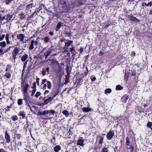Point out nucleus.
Masks as SVG:
<instances>
[{"mask_svg": "<svg viewBox=\"0 0 152 152\" xmlns=\"http://www.w3.org/2000/svg\"><path fill=\"white\" fill-rule=\"evenodd\" d=\"M23 99L25 103V105L29 107L31 110V111L32 109L29 104L31 101V97L28 93L23 94Z\"/></svg>", "mask_w": 152, "mask_h": 152, "instance_id": "nucleus-1", "label": "nucleus"}, {"mask_svg": "<svg viewBox=\"0 0 152 152\" xmlns=\"http://www.w3.org/2000/svg\"><path fill=\"white\" fill-rule=\"evenodd\" d=\"M60 2L63 7L65 8L66 11L68 12L69 11L70 7H69V4L66 0H60Z\"/></svg>", "mask_w": 152, "mask_h": 152, "instance_id": "nucleus-2", "label": "nucleus"}, {"mask_svg": "<svg viewBox=\"0 0 152 152\" xmlns=\"http://www.w3.org/2000/svg\"><path fill=\"white\" fill-rule=\"evenodd\" d=\"M66 41L67 42H65V45L63 48L65 51L68 52V47L73 42L72 40H69L68 39L66 40Z\"/></svg>", "mask_w": 152, "mask_h": 152, "instance_id": "nucleus-3", "label": "nucleus"}, {"mask_svg": "<svg viewBox=\"0 0 152 152\" xmlns=\"http://www.w3.org/2000/svg\"><path fill=\"white\" fill-rule=\"evenodd\" d=\"M51 61V63L53 66H58V67H61L59 63L55 59L53 58L51 59L48 58L46 60V61Z\"/></svg>", "mask_w": 152, "mask_h": 152, "instance_id": "nucleus-4", "label": "nucleus"}, {"mask_svg": "<svg viewBox=\"0 0 152 152\" xmlns=\"http://www.w3.org/2000/svg\"><path fill=\"white\" fill-rule=\"evenodd\" d=\"M29 86V85L28 83H26L25 85L24 86H21V88L22 91H24V94H27L28 93V88Z\"/></svg>", "mask_w": 152, "mask_h": 152, "instance_id": "nucleus-5", "label": "nucleus"}, {"mask_svg": "<svg viewBox=\"0 0 152 152\" xmlns=\"http://www.w3.org/2000/svg\"><path fill=\"white\" fill-rule=\"evenodd\" d=\"M19 50L18 48L16 47L14 49L12 53V59L15 60L16 59V56L17 55Z\"/></svg>", "mask_w": 152, "mask_h": 152, "instance_id": "nucleus-6", "label": "nucleus"}, {"mask_svg": "<svg viewBox=\"0 0 152 152\" xmlns=\"http://www.w3.org/2000/svg\"><path fill=\"white\" fill-rule=\"evenodd\" d=\"M52 101V98H51V97H49L46 99H45L44 100V102H43L41 103L40 104H39V105L41 106H44L45 105L48 104Z\"/></svg>", "mask_w": 152, "mask_h": 152, "instance_id": "nucleus-7", "label": "nucleus"}, {"mask_svg": "<svg viewBox=\"0 0 152 152\" xmlns=\"http://www.w3.org/2000/svg\"><path fill=\"white\" fill-rule=\"evenodd\" d=\"M54 50V49H52L51 47L48 48L47 51L44 53V55L45 56V59H46L48 57L50 56V54Z\"/></svg>", "mask_w": 152, "mask_h": 152, "instance_id": "nucleus-8", "label": "nucleus"}, {"mask_svg": "<svg viewBox=\"0 0 152 152\" xmlns=\"http://www.w3.org/2000/svg\"><path fill=\"white\" fill-rule=\"evenodd\" d=\"M114 135V132L112 130H110L107 134L106 137L108 140H110L112 138Z\"/></svg>", "mask_w": 152, "mask_h": 152, "instance_id": "nucleus-9", "label": "nucleus"}, {"mask_svg": "<svg viewBox=\"0 0 152 152\" xmlns=\"http://www.w3.org/2000/svg\"><path fill=\"white\" fill-rule=\"evenodd\" d=\"M5 137L6 140V143H9L11 141V137L7 130L5 132Z\"/></svg>", "mask_w": 152, "mask_h": 152, "instance_id": "nucleus-10", "label": "nucleus"}, {"mask_svg": "<svg viewBox=\"0 0 152 152\" xmlns=\"http://www.w3.org/2000/svg\"><path fill=\"white\" fill-rule=\"evenodd\" d=\"M128 18H129L131 21L135 22H139L140 20L137 19L136 17L132 15H128Z\"/></svg>", "mask_w": 152, "mask_h": 152, "instance_id": "nucleus-11", "label": "nucleus"}, {"mask_svg": "<svg viewBox=\"0 0 152 152\" xmlns=\"http://www.w3.org/2000/svg\"><path fill=\"white\" fill-rule=\"evenodd\" d=\"M24 37V35L23 34H18L17 35V39H20V41L23 42Z\"/></svg>", "mask_w": 152, "mask_h": 152, "instance_id": "nucleus-12", "label": "nucleus"}, {"mask_svg": "<svg viewBox=\"0 0 152 152\" xmlns=\"http://www.w3.org/2000/svg\"><path fill=\"white\" fill-rule=\"evenodd\" d=\"M129 97L127 94H125L123 95L121 98V100L122 102L124 103H126L127 100L128 99Z\"/></svg>", "mask_w": 152, "mask_h": 152, "instance_id": "nucleus-13", "label": "nucleus"}, {"mask_svg": "<svg viewBox=\"0 0 152 152\" xmlns=\"http://www.w3.org/2000/svg\"><path fill=\"white\" fill-rule=\"evenodd\" d=\"M49 113V112L48 110H45L42 111H39L37 114L38 116L40 115H45L46 114Z\"/></svg>", "mask_w": 152, "mask_h": 152, "instance_id": "nucleus-14", "label": "nucleus"}, {"mask_svg": "<svg viewBox=\"0 0 152 152\" xmlns=\"http://www.w3.org/2000/svg\"><path fill=\"white\" fill-rule=\"evenodd\" d=\"M70 74L68 72L67 75H65V79L64 82V83L65 84H67L69 82Z\"/></svg>", "mask_w": 152, "mask_h": 152, "instance_id": "nucleus-15", "label": "nucleus"}, {"mask_svg": "<svg viewBox=\"0 0 152 152\" xmlns=\"http://www.w3.org/2000/svg\"><path fill=\"white\" fill-rule=\"evenodd\" d=\"M28 58V55L26 53H24L22 57L21 60L22 61L25 62L26 60Z\"/></svg>", "mask_w": 152, "mask_h": 152, "instance_id": "nucleus-16", "label": "nucleus"}, {"mask_svg": "<svg viewBox=\"0 0 152 152\" xmlns=\"http://www.w3.org/2000/svg\"><path fill=\"white\" fill-rule=\"evenodd\" d=\"M111 148H113L112 147L109 146L107 147H104L103 149L102 152H108L110 151Z\"/></svg>", "mask_w": 152, "mask_h": 152, "instance_id": "nucleus-17", "label": "nucleus"}, {"mask_svg": "<svg viewBox=\"0 0 152 152\" xmlns=\"http://www.w3.org/2000/svg\"><path fill=\"white\" fill-rule=\"evenodd\" d=\"M25 115V112L24 110L20 111L18 114V115L20 116H22V118L23 119H24L26 118Z\"/></svg>", "mask_w": 152, "mask_h": 152, "instance_id": "nucleus-18", "label": "nucleus"}, {"mask_svg": "<svg viewBox=\"0 0 152 152\" xmlns=\"http://www.w3.org/2000/svg\"><path fill=\"white\" fill-rule=\"evenodd\" d=\"M127 148L128 152L129 151H130V152H133L134 150V147L132 145H129V146H127Z\"/></svg>", "mask_w": 152, "mask_h": 152, "instance_id": "nucleus-19", "label": "nucleus"}, {"mask_svg": "<svg viewBox=\"0 0 152 152\" xmlns=\"http://www.w3.org/2000/svg\"><path fill=\"white\" fill-rule=\"evenodd\" d=\"M61 149V147L59 145H57L54 148V151L55 152H58Z\"/></svg>", "mask_w": 152, "mask_h": 152, "instance_id": "nucleus-20", "label": "nucleus"}, {"mask_svg": "<svg viewBox=\"0 0 152 152\" xmlns=\"http://www.w3.org/2000/svg\"><path fill=\"white\" fill-rule=\"evenodd\" d=\"M84 141L83 140L80 139L77 140V143L78 145L83 146L84 145Z\"/></svg>", "mask_w": 152, "mask_h": 152, "instance_id": "nucleus-21", "label": "nucleus"}, {"mask_svg": "<svg viewBox=\"0 0 152 152\" xmlns=\"http://www.w3.org/2000/svg\"><path fill=\"white\" fill-rule=\"evenodd\" d=\"M6 19L7 23L9 22L10 21L12 18V15L9 14L6 15Z\"/></svg>", "mask_w": 152, "mask_h": 152, "instance_id": "nucleus-22", "label": "nucleus"}, {"mask_svg": "<svg viewBox=\"0 0 152 152\" xmlns=\"http://www.w3.org/2000/svg\"><path fill=\"white\" fill-rule=\"evenodd\" d=\"M82 110L85 112H88L91 111V109L89 107H84L82 108Z\"/></svg>", "mask_w": 152, "mask_h": 152, "instance_id": "nucleus-23", "label": "nucleus"}, {"mask_svg": "<svg viewBox=\"0 0 152 152\" xmlns=\"http://www.w3.org/2000/svg\"><path fill=\"white\" fill-rule=\"evenodd\" d=\"M104 137L103 136H100L99 137V143L100 145H102L103 143Z\"/></svg>", "mask_w": 152, "mask_h": 152, "instance_id": "nucleus-24", "label": "nucleus"}, {"mask_svg": "<svg viewBox=\"0 0 152 152\" xmlns=\"http://www.w3.org/2000/svg\"><path fill=\"white\" fill-rule=\"evenodd\" d=\"M42 40H43L45 43H48L50 41V38L48 36L45 37L44 38L42 39Z\"/></svg>", "mask_w": 152, "mask_h": 152, "instance_id": "nucleus-25", "label": "nucleus"}, {"mask_svg": "<svg viewBox=\"0 0 152 152\" xmlns=\"http://www.w3.org/2000/svg\"><path fill=\"white\" fill-rule=\"evenodd\" d=\"M19 16L20 17V18L22 20H23L24 19H25L26 16L23 13H20Z\"/></svg>", "mask_w": 152, "mask_h": 152, "instance_id": "nucleus-26", "label": "nucleus"}, {"mask_svg": "<svg viewBox=\"0 0 152 152\" xmlns=\"http://www.w3.org/2000/svg\"><path fill=\"white\" fill-rule=\"evenodd\" d=\"M129 72L128 71L126 72L125 74L124 77V79L127 82L129 78Z\"/></svg>", "mask_w": 152, "mask_h": 152, "instance_id": "nucleus-27", "label": "nucleus"}, {"mask_svg": "<svg viewBox=\"0 0 152 152\" xmlns=\"http://www.w3.org/2000/svg\"><path fill=\"white\" fill-rule=\"evenodd\" d=\"M34 4L33 3H31L27 5L26 7V10H28L30 9H31L34 6Z\"/></svg>", "mask_w": 152, "mask_h": 152, "instance_id": "nucleus-28", "label": "nucleus"}, {"mask_svg": "<svg viewBox=\"0 0 152 152\" xmlns=\"http://www.w3.org/2000/svg\"><path fill=\"white\" fill-rule=\"evenodd\" d=\"M34 41L33 40H31V44L29 48V49L31 50H32L34 48Z\"/></svg>", "mask_w": 152, "mask_h": 152, "instance_id": "nucleus-29", "label": "nucleus"}, {"mask_svg": "<svg viewBox=\"0 0 152 152\" xmlns=\"http://www.w3.org/2000/svg\"><path fill=\"white\" fill-rule=\"evenodd\" d=\"M61 22H59L57 24L56 28V31H58L60 28L61 27Z\"/></svg>", "mask_w": 152, "mask_h": 152, "instance_id": "nucleus-30", "label": "nucleus"}, {"mask_svg": "<svg viewBox=\"0 0 152 152\" xmlns=\"http://www.w3.org/2000/svg\"><path fill=\"white\" fill-rule=\"evenodd\" d=\"M62 113L66 117H67L69 116V113L68 111L66 110H63L62 111Z\"/></svg>", "mask_w": 152, "mask_h": 152, "instance_id": "nucleus-31", "label": "nucleus"}, {"mask_svg": "<svg viewBox=\"0 0 152 152\" xmlns=\"http://www.w3.org/2000/svg\"><path fill=\"white\" fill-rule=\"evenodd\" d=\"M10 35L9 34H7L6 37V40L7 44H9L10 43V42L9 40V37Z\"/></svg>", "mask_w": 152, "mask_h": 152, "instance_id": "nucleus-32", "label": "nucleus"}, {"mask_svg": "<svg viewBox=\"0 0 152 152\" xmlns=\"http://www.w3.org/2000/svg\"><path fill=\"white\" fill-rule=\"evenodd\" d=\"M123 89V87L119 85H117L116 86V90H121Z\"/></svg>", "mask_w": 152, "mask_h": 152, "instance_id": "nucleus-33", "label": "nucleus"}, {"mask_svg": "<svg viewBox=\"0 0 152 152\" xmlns=\"http://www.w3.org/2000/svg\"><path fill=\"white\" fill-rule=\"evenodd\" d=\"M11 119L13 121H15L17 120L18 119V118L17 116L16 115H13L11 118Z\"/></svg>", "mask_w": 152, "mask_h": 152, "instance_id": "nucleus-34", "label": "nucleus"}, {"mask_svg": "<svg viewBox=\"0 0 152 152\" xmlns=\"http://www.w3.org/2000/svg\"><path fill=\"white\" fill-rule=\"evenodd\" d=\"M112 92V90L110 88L106 89L104 91V93L106 94H110Z\"/></svg>", "mask_w": 152, "mask_h": 152, "instance_id": "nucleus-35", "label": "nucleus"}, {"mask_svg": "<svg viewBox=\"0 0 152 152\" xmlns=\"http://www.w3.org/2000/svg\"><path fill=\"white\" fill-rule=\"evenodd\" d=\"M4 76L6 77L7 78L10 79L11 78V75L9 72H6Z\"/></svg>", "mask_w": 152, "mask_h": 152, "instance_id": "nucleus-36", "label": "nucleus"}, {"mask_svg": "<svg viewBox=\"0 0 152 152\" xmlns=\"http://www.w3.org/2000/svg\"><path fill=\"white\" fill-rule=\"evenodd\" d=\"M6 46V43L5 41H3L0 43V46L4 48Z\"/></svg>", "mask_w": 152, "mask_h": 152, "instance_id": "nucleus-37", "label": "nucleus"}, {"mask_svg": "<svg viewBox=\"0 0 152 152\" xmlns=\"http://www.w3.org/2000/svg\"><path fill=\"white\" fill-rule=\"evenodd\" d=\"M147 127L152 130V122L149 121L147 123Z\"/></svg>", "mask_w": 152, "mask_h": 152, "instance_id": "nucleus-38", "label": "nucleus"}, {"mask_svg": "<svg viewBox=\"0 0 152 152\" xmlns=\"http://www.w3.org/2000/svg\"><path fill=\"white\" fill-rule=\"evenodd\" d=\"M11 66L10 65L8 64L7 65L6 68L5 69L6 71H9L10 72L11 70Z\"/></svg>", "mask_w": 152, "mask_h": 152, "instance_id": "nucleus-39", "label": "nucleus"}, {"mask_svg": "<svg viewBox=\"0 0 152 152\" xmlns=\"http://www.w3.org/2000/svg\"><path fill=\"white\" fill-rule=\"evenodd\" d=\"M50 143L51 144H56V137L55 136L53 137V138L51 139Z\"/></svg>", "mask_w": 152, "mask_h": 152, "instance_id": "nucleus-40", "label": "nucleus"}, {"mask_svg": "<svg viewBox=\"0 0 152 152\" xmlns=\"http://www.w3.org/2000/svg\"><path fill=\"white\" fill-rule=\"evenodd\" d=\"M47 87L48 88L50 89L51 88V83L49 81H47Z\"/></svg>", "mask_w": 152, "mask_h": 152, "instance_id": "nucleus-41", "label": "nucleus"}, {"mask_svg": "<svg viewBox=\"0 0 152 152\" xmlns=\"http://www.w3.org/2000/svg\"><path fill=\"white\" fill-rule=\"evenodd\" d=\"M86 71L84 72L83 73V77H85L87 76V75L88 74V67L86 66Z\"/></svg>", "mask_w": 152, "mask_h": 152, "instance_id": "nucleus-42", "label": "nucleus"}, {"mask_svg": "<svg viewBox=\"0 0 152 152\" xmlns=\"http://www.w3.org/2000/svg\"><path fill=\"white\" fill-rule=\"evenodd\" d=\"M32 66V64L28 65V67H27V71H28V72H29L31 70Z\"/></svg>", "mask_w": 152, "mask_h": 152, "instance_id": "nucleus-43", "label": "nucleus"}, {"mask_svg": "<svg viewBox=\"0 0 152 152\" xmlns=\"http://www.w3.org/2000/svg\"><path fill=\"white\" fill-rule=\"evenodd\" d=\"M18 104L19 106L23 104V99H19L18 101Z\"/></svg>", "mask_w": 152, "mask_h": 152, "instance_id": "nucleus-44", "label": "nucleus"}, {"mask_svg": "<svg viewBox=\"0 0 152 152\" xmlns=\"http://www.w3.org/2000/svg\"><path fill=\"white\" fill-rule=\"evenodd\" d=\"M42 7L44 8H45V5L43 4H41L40 5H39V7L38 8L40 10H42Z\"/></svg>", "mask_w": 152, "mask_h": 152, "instance_id": "nucleus-45", "label": "nucleus"}, {"mask_svg": "<svg viewBox=\"0 0 152 152\" xmlns=\"http://www.w3.org/2000/svg\"><path fill=\"white\" fill-rule=\"evenodd\" d=\"M126 146H129L130 144V141H129V139L128 137H127L126 138Z\"/></svg>", "mask_w": 152, "mask_h": 152, "instance_id": "nucleus-46", "label": "nucleus"}, {"mask_svg": "<svg viewBox=\"0 0 152 152\" xmlns=\"http://www.w3.org/2000/svg\"><path fill=\"white\" fill-rule=\"evenodd\" d=\"M25 77H24V78H25ZM25 79H23V77H22V79H21V86H24L25 85Z\"/></svg>", "mask_w": 152, "mask_h": 152, "instance_id": "nucleus-47", "label": "nucleus"}, {"mask_svg": "<svg viewBox=\"0 0 152 152\" xmlns=\"http://www.w3.org/2000/svg\"><path fill=\"white\" fill-rule=\"evenodd\" d=\"M65 38H61L60 39L59 42L60 46H61V44H62V43L63 42L65 41Z\"/></svg>", "mask_w": 152, "mask_h": 152, "instance_id": "nucleus-48", "label": "nucleus"}, {"mask_svg": "<svg viewBox=\"0 0 152 152\" xmlns=\"http://www.w3.org/2000/svg\"><path fill=\"white\" fill-rule=\"evenodd\" d=\"M11 48V46H10V47H9L8 48H7L6 49L4 52L3 53H2V54H1V55H3L4 54V53H6V52H7L9 50H10V48Z\"/></svg>", "mask_w": 152, "mask_h": 152, "instance_id": "nucleus-49", "label": "nucleus"}, {"mask_svg": "<svg viewBox=\"0 0 152 152\" xmlns=\"http://www.w3.org/2000/svg\"><path fill=\"white\" fill-rule=\"evenodd\" d=\"M41 94V93L39 91H37L35 94V95L34 96H35L36 98H38L39 96H40Z\"/></svg>", "mask_w": 152, "mask_h": 152, "instance_id": "nucleus-50", "label": "nucleus"}, {"mask_svg": "<svg viewBox=\"0 0 152 152\" xmlns=\"http://www.w3.org/2000/svg\"><path fill=\"white\" fill-rule=\"evenodd\" d=\"M37 91V89H33L32 91V92L31 93V96H33L34 95V94L35 93V92L36 91Z\"/></svg>", "mask_w": 152, "mask_h": 152, "instance_id": "nucleus-51", "label": "nucleus"}, {"mask_svg": "<svg viewBox=\"0 0 152 152\" xmlns=\"http://www.w3.org/2000/svg\"><path fill=\"white\" fill-rule=\"evenodd\" d=\"M36 83L35 82H34L33 83V85L32 86V88L33 89H36Z\"/></svg>", "mask_w": 152, "mask_h": 152, "instance_id": "nucleus-52", "label": "nucleus"}, {"mask_svg": "<svg viewBox=\"0 0 152 152\" xmlns=\"http://www.w3.org/2000/svg\"><path fill=\"white\" fill-rule=\"evenodd\" d=\"M13 0H5V3L7 4H9V3L12 1Z\"/></svg>", "mask_w": 152, "mask_h": 152, "instance_id": "nucleus-53", "label": "nucleus"}, {"mask_svg": "<svg viewBox=\"0 0 152 152\" xmlns=\"http://www.w3.org/2000/svg\"><path fill=\"white\" fill-rule=\"evenodd\" d=\"M28 61V60H26V61H25L24 63L23 66V68H24V69L26 68L27 66Z\"/></svg>", "mask_w": 152, "mask_h": 152, "instance_id": "nucleus-54", "label": "nucleus"}, {"mask_svg": "<svg viewBox=\"0 0 152 152\" xmlns=\"http://www.w3.org/2000/svg\"><path fill=\"white\" fill-rule=\"evenodd\" d=\"M42 119L43 120H50L52 118V117H50L48 116H46V118H42Z\"/></svg>", "mask_w": 152, "mask_h": 152, "instance_id": "nucleus-55", "label": "nucleus"}, {"mask_svg": "<svg viewBox=\"0 0 152 152\" xmlns=\"http://www.w3.org/2000/svg\"><path fill=\"white\" fill-rule=\"evenodd\" d=\"M42 75L45 76L46 75V70L44 69H42Z\"/></svg>", "mask_w": 152, "mask_h": 152, "instance_id": "nucleus-56", "label": "nucleus"}, {"mask_svg": "<svg viewBox=\"0 0 152 152\" xmlns=\"http://www.w3.org/2000/svg\"><path fill=\"white\" fill-rule=\"evenodd\" d=\"M5 36V34H3L0 36V41H1L4 39Z\"/></svg>", "mask_w": 152, "mask_h": 152, "instance_id": "nucleus-57", "label": "nucleus"}, {"mask_svg": "<svg viewBox=\"0 0 152 152\" xmlns=\"http://www.w3.org/2000/svg\"><path fill=\"white\" fill-rule=\"evenodd\" d=\"M49 113H50L52 114H53L55 113V111L53 110H48Z\"/></svg>", "mask_w": 152, "mask_h": 152, "instance_id": "nucleus-58", "label": "nucleus"}, {"mask_svg": "<svg viewBox=\"0 0 152 152\" xmlns=\"http://www.w3.org/2000/svg\"><path fill=\"white\" fill-rule=\"evenodd\" d=\"M83 50H84V48L83 47H81L80 48V49H79L80 54H82V53L83 52Z\"/></svg>", "mask_w": 152, "mask_h": 152, "instance_id": "nucleus-59", "label": "nucleus"}, {"mask_svg": "<svg viewBox=\"0 0 152 152\" xmlns=\"http://www.w3.org/2000/svg\"><path fill=\"white\" fill-rule=\"evenodd\" d=\"M136 74V70H134L132 71V76H134Z\"/></svg>", "mask_w": 152, "mask_h": 152, "instance_id": "nucleus-60", "label": "nucleus"}, {"mask_svg": "<svg viewBox=\"0 0 152 152\" xmlns=\"http://www.w3.org/2000/svg\"><path fill=\"white\" fill-rule=\"evenodd\" d=\"M17 138L18 140H20L21 138V135L20 134H16Z\"/></svg>", "mask_w": 152, "mask_h": 152, "instance_id": "nucleus-61", "label": "nucleus"}, {"mask_svg": "<svg viewBox=\"0 0 152 152\" xmlns=\"http://www.w3.org/2000/svg\"><path fill=\"white\" fill-rule=\"evenodd\" d=\"M104 54V52L102 50H101L100 51L99 53L98 54V55L99 56H102Z\"/></svg>", "mask_w": 152, "mask_h": 152, "instance_id": "nucleus-62", "label": "nucleus"}, {"mask_svg": "<svg viewBox=\"0 0 152 152\" xmlns=\"http://www.w3.org/2000/svg\"><path fill=\"white\" fill-rule=\"evenodd\" d=\"M47 79H45L42 80L41 83V84H44L46 82H47Z\"/></svg>", "mask_w": 152, "mask_h": 152, "instance_id": "nucleus-63", "label": "nucleus"}, {"mask_svg": "<svg viewBox=\"0 0 152 152\" xmlns=\"http://www.w3.org/2000/svg\"><path fill=\"white\" fill-rule=\"evenodd\" d=\"M70 51L72 53H74L75 50V48L74 47H72V48H70Z\"/></svg>", "mask_w": 152, "mask_h": 152, "instance_id": "nucleus-64", "label": "nucleus"}]
</instances>
